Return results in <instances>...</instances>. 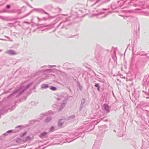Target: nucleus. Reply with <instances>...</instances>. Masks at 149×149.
<instances>
[{
	"label": "nucleus",
	"instance_id": "obj_1",
	"mask_svg": "<svg viewBox=\"0 0 149 149\" xmlns=\"http://www.w3.org/2000/svg\"><path fill=\"white\" fill-rule=\"evenodd\" d=\"M8 53L9 54L11 55H13L16 54L15 52L14 51L12 50L8 51Z\"/></svg>",
	"mask_w": 149,
	"mask_h": 149
},
{
	"label": "nucleus",
	"instance_id": "obj_2",
	"mask_svg": "<svg viewBox=\"0 0 149 149\" xmlns=\"http://www.w3.org/2000/svg\"><path fill=\"white\" fill-rule=\"evenodd\" d=\"M103 107L105 110H107L108 109V105L106 104H104L103 105Z\"/></svg>",
	"mask_w": 149,
	"mask_h": 149
},
{
	"label": "nucleus",
	"instance_id": "obj_3",
	"mask_svg": "<svg viewBox=\"0 0 149 149\" xmlns=\"http://www.w3.org/2000/svg\"><path fill=\"white\" fill-rule=\"evenodd\" d=\"M50 89L53 91H55L56 90V88L53 86H51L50 88Z\"/></svg>",
	"mask_w": 149,
	"mask_h": 149
},
{
	"label": "nucleus",
	"instance_id": "obj_4",
	"mask_svg": "<svg viewBox=\"0 0 149 149\" xmlns=\"http://www.w3.org/2000/svg\"><path fill=\"white\" fill-rule=\"evenodd\" d=\"M47 134V133L46 132H44L42 133L41 135V137H43L44 136L46 135Z\"/></svg>",
	"mask_w": 149,
	"mask_h": 149
},
{
	"label": "nucleus",
	"instance_id": "obj_5",
	"mask_svg": "<svg viewBox=\"0 0 149 149\" xmlns=\"http://www.w3.org/2000/svg\"><path fill=\"white\" fill-rule=\"evenodd\" d=\"M42 87H44L45 88H47L48 87V86L47 84H44L42 85Z\"/></svg>",
	"mask_w": 149,
	"mask_h": 149
},
{
	"label": "nucleus",
	"instance_id": "obj_6",
	"mask_svg": "<svg viewBox=\"0 0 149 149\" xmlns=\"http://www.w3.org/2000/svg\"><path fill=\"white\" fill-rule=\"evenodd\" d=\"M30 139V137L29 136H28L26 138V141H28Z\"/></svg>",
	"mask_w": 149,
	"mask_h": 149
},
{
	"label": "nucleus",
	"instance_id": "obj_7",
	"mask_svg": "<svg viewBox=\"0 0 149 149\" xmlns=\"http://www.w3.org/2000/svg\"><path fill=\"white\" fill-rule=\"evenodd\" d=\"M63 124V123H61L60 121H59L58 123V125L59 126H61Z\"/></svg>",
	"mask_w": 149,
	"mask_h": 149
},
{
	"label": "nucleus",
	"instance_id": "obj_8",
	"mask_svg": "<svg viewBox=\"0 0 149 149\" xmlns=\"http://www.w3.org/2000/svg\"><path fill=\"white\" fill-rule=\"evenodd\" d=\"M26 133V132H25L24 133L22 134L21 136V137H23L24 136Z\"/></svg>",
	"mask_w": 149,
	"mask_h": 149
},
{
	"label": "nucleus",
	"instance_id": "obj_9",
	"mask_svg": "<svg viewBox=\"0 0 149 149\" xmlns=\"http://www.w3.org/2000/svg\"><path fill=\"white\" fill-rule=\"evenodd\" d=\"M95 87H98L99 88V84H95Z\"/></svg>",
	"mask_w": 149,
	"mask_h": 149
},
{
	"label": "nucleus",
	"instance_id": "obj_10",
	"mask_svg": "<svg viewBox=\"0 0 149 149\" xmlns=\"http://www.w3.org/2000/svg\"><path fill=\"white\" fill-rule=\"evenodd\" d=\"M10 6L9 5H7V8H10Z\"/></svg>",
	"mask_w": 149,
	"mask_h": 149
},
{
	"label": "nucleus",
	"instance_id": "obj_11",
	"mask_svg": "<svg viewBox=\"0 0 149 149\" xmlns=\"http://www.w3.org/2000/svg\"><path fill=\"white\" fill-rule=\"evenodd\" d=\"M54 129V127H52L51 128V130H53Z\"/></svg>",
	"mask_w": 149,
	"mask_h": 149
}]
</instances>
